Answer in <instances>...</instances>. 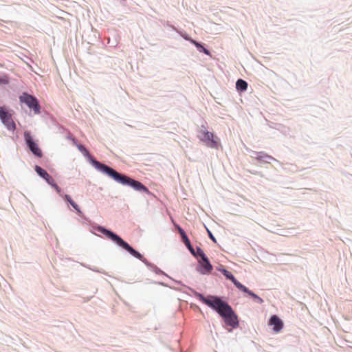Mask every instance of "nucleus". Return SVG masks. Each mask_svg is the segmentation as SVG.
Here are the masks:
<instances>
[{"label": "nucleus", "instance_id": "f257e3e1", "mask_svg": "<svg viewBox=\"0 0 352 352\" xmlns=\"http://www.w3.org/2000/svg\"><path fill=\"white\" fill-rule=\"evenodd\" d=\"M197 296L202 302L214 309L223 318L226 325L232 328L239 326L238 317L227 302L217 296L206 298L201 294H197Z\"/></svg>", "mask_w": 352, "mask_h": 352}, {"label": "nucleus", "instance_id": "f03ea898", "mask_svg": "<svg viewBox=\"0 0 352 352\" xmlns=\"http://www.w3.org/2000/svg\"><path fill=\"white\" fill-rule=\"evenodd\" d=\"M93 163L97 169L112 177L116 182L123 185L129 186L133 189L140 192H144L146 193L149 192L148 188L143 185L141 182L134 180L126 175H121L112 168L98 161H94Z\"/></svg>", "mask_w": 352, "mask_h": 352}, {"label": "nucleus", "instance_id": "7ed1b4c3", "mask_svg": "<svg viewBox=\"0 0 352 352\" xmlns=\"http://www.w3.org/2000/svg\"><path fill=\"white\" fill-rule=\"evenodd\" d=\"M99 230L101 233L106 235L107 237L109 239H111L112 241L116 242L119 246L122 247L123 249L128 251L131 255H133L134 257L142 260V255L138 252V251L135 250L132 247H131L126 242H125L122 239H121L119 236L114 234L113 232L103 228H100Z\"/></svg>", "mask_w": 352, "mask_h": 352}, {"label": "nucleus", "instance_id": "20e7f679", "mask_svg": "<svg viewBox=\"0 0 352 352\" xmlns=\"http://www.w3.org/2000/svg\"><path fill=\"white\" fill-rule=\"evenodd\" d=\"M19 100L21 102L25 103L30 109H32L35 113H40V105L38 100L26 93H23L20 97Z\"/></svg>", "mask_w": 352, "mask_h": 352}, {"label": "nucleus", "instance_id": "39448f33", "mask_svg": "<svg viewBox=\"0 0 352 352\" xmlns=\"http://www.w3.org/2000/svg\"><path fill=\"white\" fill-rule=\"evenodd\" d=\"M24 139L25 143L32 153L38 157H41L43 156V153L41 148L38 147V145L34 141L32 136L31 135L30 132L25 131L24 132Z\"/></svg>", "mask_w": 352, "mask_h": 352}, {"label": "nucleus", "instance_id": "423d86ee", "mask_svg": "<svg viewBox=\"0 0 352 352\" xmlns=\"http://www.w3.org/2000/svg\"><path fill=\"white\" fill-rule=\"evenodd\" d=\"M0 118L9 130L15 129L16 125L12 118L11 114L9 113L3 107H0Z\"/></svg>", "mask_w": 352, "mask_h": 352}, {"label": "nucleus", "instance_id": "0eeeda50", "mask_svg": "<svg viewBox=\"0 0 352 352\" xmlns=\"http://www.w3.org/2000/svg\"><path fill=\"white\" fill-rule=\"evenodd\" d=\"M201 133L203 135L201 140L205 142L206 145L210 148H217L219 146V139L210 131L202 130Z\"/></svg>", "mask_w": 352, "mask_h": 352}, {"label": "nucleus", "instance_id": "6e6552de", "mask_svg": "<svg viewBox=\"0 0 352 352\" xmlns=\"http://www.w3.org/2000/svg\"><path fill=\"white\" fill-rule=\"evenodd\" d=\"M269 325L273 326V330L276 333H278L283 327L282 320L276 315L272 316L269 321Z\"/></svg>", "mask_w": 352, "mask_h": 352}, {"label": "nucleus", "instance_id": "1a4fd4ad", "mask_svg": "<svg viewBox=\"0 0 352 352\" xmlns=\"http://www.w3.org/2000/svg\"><path fill=\"white\" fill-rule=\"evenodd\" d=\"M222 272L223 275L229 280H230L234 285L240 290H245V286L239 283L234 276L232 274L231 272L226 270H223Z\"/></svg>", "mask_w": 352, "mask_h": 352}, {"label": "nucleus", "instance_id": "9d476101", "mask_svg": "<svg viewBox=\"0 0 352 352\" xmlns=\"http://www.w3.org/2000/svg\"><path fill=\"white\" fill-rule=\"evenodd\" d=\"M212 270V266L210 263L207 257H205L201 259V261H200V270L199 271L202 274H208L210 273Z\"/></svg>", "mask_w": 352, "mask_h": 352}, {"label": "nucleus", "instance_id": "9b49d317", "mask_svg": "<svg viewBox=\"0 0 352 352\" xmlns=\"http://www.w3.org/2000/svg\"><path fill=\"white\" fill-rule=\"evenodd\" d=\"M35 171L39 176L45 179L46 181H53V178L47 173V172L45 170L43 169L41 167L36 166Z\"/></svg>", "mask_w": 352, "mask_h": 352}, {"label": "nucleus", "instance_id": "f8f14e48", "mask_svg": "<svg viewBox=\"0 0 352 352\" xmlns=\"http://www.w3.org/2000/svg\"><path fill=\"white\" fill-rule=\"evenodd\" d=\"M255 158L258 161H263V162H269L270 160H274L273 157H272L263 152L256 153Z\"/></svg>", "mask_w": 352, "mask_h": 352}, {"label": "nucleus", "instance_id": "ddd939ff", "mask_svg": "<svg viewBox=\"0 0 352 352\" xmlns=\"http://www.w3.org/2000/svg\"><path fill=\"white\" fill-rule=\"evenodd\" d=\"M236 88L239 91H245L248 88V83L242 79H239L236 82Z\"/></svg>", "mask_w": 352, "mask_h": 352}, {"label": "nucleus", "instance_id": "4468645a", "mask_svg": "<svg viewBox=\"0 0 352 352\" xmlns=\"http://www.w3.org/2000/svg\"><path fill=\"white\" fill-rule=\"evenodd\" d=\"M176 228H177L179 234H181V236L185 245H190V240L188 238L187 235L186 234L184 230L178 225H176Z\"/></svg>", "mask_w": 352, "mask_h": 352}, {"label": "nucleus", "instance_id": "2eb2a0df", "mask_svg": "<svg viewBox=\"0 0 352 352\" xmlns=\"http://www.w3.org/2000/svg\"><path fill=\"white\" fill-rule=\"evenodd\" d=\"M64 198L67 201H68L71 204V206L77 211L78 214H81V210L79 206L72 200L69 195H65Z\"/></svg>", "mask_w": 352, "mask_h": 352}, {"label": "nucleus", "instance_id": "dca6fc26", "mask_svg": "<svg viewBox=\"0 0 352 352\" xmlns=\"http://www.w3.org/2000/svg\"><path fill=\"white\" fill-rule=\"evenodd\" d=\"M241 291L245 292V293H247L248 294H249L250 296L253 297L254 299H256L257 300V302L258 303L262 304L263 302V300L261 298H260L256 294L253 293L252 291L248 289L246 287H245V290H241Z\"/></svg>", "mask_w": 352, "mask_h": 352}, {"label": "nucleus", "instance_id": "f3484780", "mask_svg": "<svg viewBox=\"0 0 352 352\" xmlns=\"http://www.w3.org/2000/svg\"><path fill=\"white\" fill-rule=\"evenodd\" d=\"M192 43L199 49L200 52H203L207 55L210 54V52L207 49L204 48L200 43L195 41H192Z\"/></svg>", "mask_w": 352, "mask_h": 352}, {"label": "nucleus", "instance_id": "a211bd4d", "mask_svg": "<svg viewBox=\"0 0 352 352\" xmlns=\"http://www.w3.org/2000/svg\"><path fill=\"white\" fill-rule=\"evenodd\" d=\"M77 148L78 150L84 154L85 156H89V151L86 149V148L82 145V144H76Z\"/></svg>", "mask_w": 352, "mask_h": 352}, {"label": "nucleus", "instance_id": "6ab92c4d", "mask_svg": "<svg viewBox=\"0 0 352 352\" xmlns=\"http://www.w3.org/2000/svg\"><path fill=\"white\" fill-rule=\"evenodd\" d=\"M195 254H196V255H195L196 256H199L201 259L206 257L204 251L200 248H197V251H196Z\"/></svg>", "mask_w": 352, "mask_h": 352}, {"label": "nucleus", "instance_id": "aec40b11", "mask_svg": "<svg viewBox=\"0 0 352 352\" xmlns=\"http://www.w3.org/2000/svg\"><path fill=\"white\" fill-rule=\"evenodd\" d=\"M52 186L56 190V191L62 196L61 194V189L58 187V186L56 184H52Z\"/></svg>", "mask_w": 352, "mask_h": 352}, {"label": "nucleus", "instance_id": "412c9836", "mask_svg": "<svg viewBox=\"0 0 352 352\" xmlns=\"http://www.w3.org/2000/svg\"><path fill=\"white\" fill-rule=\"evenodd\" d=\"M187 248L189 249V250L190 251V252L193 254V255H196L195 254V250L193 249V248L192 247L191 244L190 243V245H186Z\"/></svg>", "mask_w": 352, "mask_h": 352}, {"label": "nucleus", "instance_id": "4be33fe9", "mask_svg": "<svg viewBox=\"0 0 352 352\" xmlns=\"http://www.w3.org/2000/svg\"><path fill=\"white\" fill-rule=\"evenodd\" d=\"M208 235H209V237L214 241V242H217L216 241V239L214 238V236L212 235V234L211 233V232L210 230H208Z\"/></svg>", "mask_w": 352, "mask_h": 352}, {"label": "nucleus", "instance_id": "5701e85b", "mask_svg": "<svg viewBox=\"0 0 352 352\" xmlns=\"http://www.w3.org/2000/svg\"><path fill=\"white\" fill-rule=\"evenodd\" d=\"M47 182L49 184H50L51 186H52V184H55V183L54 182V180H53V181H52V180H48V181H47Z\"/></svg>", "mask_w": 352, "mask_h": 352}, {"label": "nucleus", "instance_id": "b1692460", "mask_svg": "<svg viewBox=\"0 0 352 352\" xmlns=\"http://www.w3.org/2000/svg\"><path fill=\"white\" fill-rule=\"evenodd\" d=\"M72 140L74 144H75L76 146V144H78L75 138H72Z\"/></svg>", "mask_w": 352, "mask_h": 352}]
</instances>
